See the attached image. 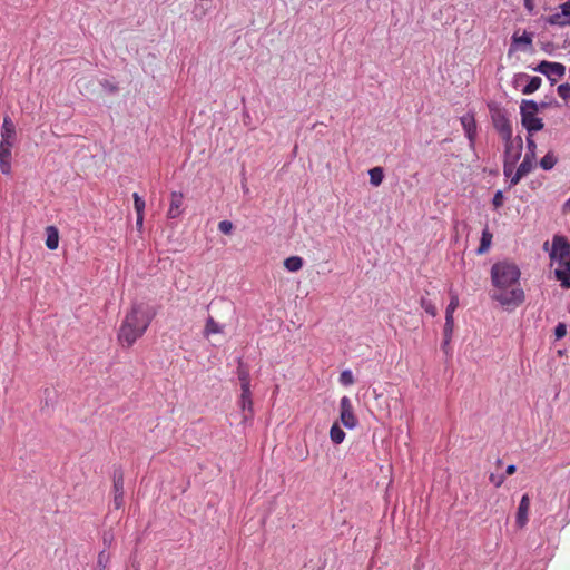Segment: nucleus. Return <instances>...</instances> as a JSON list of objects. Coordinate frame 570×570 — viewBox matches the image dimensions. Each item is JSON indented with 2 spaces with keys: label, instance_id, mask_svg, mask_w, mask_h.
<instances>
[{
  "label": "nucleus",
  "instance_id": "5",
  "mask_svg": "<svg viewBox=\"0 0 570 570\" xmlns=\"http://www.w3.org/2000/svg\"><path fill=\"white\" fill-rule=\"evenodd\" d=\"M492 121L502 140H509L513 136L512 125L505 114L497 111L492 115Z\"/></svg>",
  "mask_w": 570,
  "mask_h": 570
},
{
  "label": "nucleus",
  "instance_id": "14",
  "mask_svg": "<svg viewBox=\"0 0 570 570\" xmlns=\"http://www.w3.org/2000/svg\"><path fill=\"white\" fill-rule=\"evenodd\" d=\"M549 23L558 26L570 24V0L562 6L560 13H554L549 17Z\"/></svg>",
  "mask_w": 570,
  "mask_h": 570
},
{
  "label": "nucleus",
  "instance_id": "44",
  "mask_svg": "<svg viewBox=\"0 0 570 570\" xmlns=\"http://www.w3.org/2000/svg\"><path fill=\"white\" fill-rule=\"evenodd\" d=\"M527 141H528V147H529V149L531 151V157H533L534 148H535V142L531 138H528Z\"/></svg>",
  "mask_w": 570,
  "mask_h": 570
},
{
  "label": "nucleus",
  "instance_id": "50",
  "mask_svg": "<svg viewBox=\"0 0 570 570\" xmlns=\"http://www.w3.org/2000/svg\"><path fill=\"white\" fill-rule=\"evenodd\" d=\"M498 465H501L502 464V461L501 460H498L497 461Z\"/></svg>",
  "mask_w": 570,
  "mask_h": 570
},
{
  "label": "nucleus",
  "instance_id": "41",
  "mask_svg": "<svg viewBox=\"0 0 570 570\" xmlns=\"http://www.w3.org/2000/svg\"><path fill=\"white\" fill-rule=\"evenodd\" d=\"M492 203H493V206L495 208H499V207H501L503 205V194H502V191L499 190V191L495 193Z\"/></svg>",
  "mask_w": 570,
  "mask_h": 570
},
{
  "label": "nucleus",
  "instance_id": "35",
  "mask_svg": "<svg viewBox=\"0 0 570 570\" xmlns=\"http://www.w3.org/2000/svg\"><path fill=\"white\" fill-rule=\"evenodd\" d=\"M108 562H109V554L106 553L105 551H101L98 554V560H97L98 568L100 570H106Z\"/></svg>",
  "mask_w": 570,
  "mask_h": 570
},
{
  "label": "nucleus",
  "instance_id": "36",
  "mask_svg": "<svg viewBox=\"0 0 570 570\" xmlns=\"http://www.w3.org/2000/svg\"><path fill=\"white\" fill-rule=\"evenodd\" d=\"M489 481L495 488H500L503 484V482L505 481V475L491 473L490 476H489Z\"/></svg>",
  "mask_w": 570,
  "mask_h": 570
},
{
  "label": "nucleus",
  "instance_id": "3",
  "mask_svg": "<svg viewBox=\"0 0 570 570\" xmlns=\"http://www.w3.org/2000/svg\"><path fill=\"white\" fill-rule=\"evenodd\" d=\"M550 259L552 264L557 263L559 266H570V244L566 237L560 235L553 237Z\"/></svg>",
  "mask_w": 570,
  "mask_h": 570
},
{
  "label": "nucleus",
  "instance_id": "10",
  "mask_svg": "<svg viewBox=\"0 0 570 570\" xmlns=\"http://www.w3.org/2000/svg\"><path fill=\"white\" fill-rule=\"evenodd\" d=\"M529 509H530V497H529V494L525 493L522 495V498L520 500L518 511H517V517H515V523L520 529L524 528L528 523Z\"/></svg>",
  "mask_w": 570,
  "mask_h": 570
},
{
  "label": "nucleus",
  "instance_id": "19",
  "mask_svg": "<svg viewBox=\"0 0 570 570\" xmlns=\"http://www.w3.org/2000/svg\"><path fill=\"white\" fill-rule=\"evenodd\" d=\"M554 273L556 278L561 282V286L570 288V266H559Z\"/></svg>",
  "mask_w": 570,
  "mask_h": 570
},
{
  "label": "nucleus",
  "instance_id": "17",
  "mask_svg": "<svg viewBox=\"0 0 570 570\" xmlns=\"http://www.w3.org/2000/svg\"><path fill=\"white\" fill-rule=\"evenodd\" d=\"M532 45V35L524 31L521 36L518 35V32L513 33L512 36V46L510 48V51L513 49H519L521 46L531 47Z\"/></svg>",
  "mask_w": 570,
  "mask_h": 570
},
{
  "label": "nucleus",
  "instance_id": "18",
  "mask_svg": "<svg viewBox=\"0 0 570 570\" xmlns=\"http://www.w3.org/2000/svg\"><path fill=\"white\" fill-rule=\"evenodd\" d=\"M47 238H46V246L55 250L59 246V232L55 226H48L46 228Z\"/></svg>",
  "mask_w": 570,
  "mask_h": 570
},
{
  "label": "nucleus",
  "instance_id": "34",
  "mask_svg": "<svg viewBox=\"0 0 570 570\" xmlns=\"http://www.w3.org/2000/svg\"><path fill=\"white\" fill-rule=\"evenodd\" d=\"M132 198L136 214H144L145 200L137 193H134Z\"/></svg>",
  "mask_w": 570,
  "mask_h": 570
},
{
  "label": "nucleus",
  "instance_id": "23",
  "mask_svg": "<svg viewBox=\"0 0 570 570\" xmlns=\"http://www.w3.org/2000/svg\"><path fill=\"white\" fill-rule=\"evenodd\" d=\"M368 175H370V183L373 186L377 187L382 184L383 178H384V171H383L382 167H374V168L370 169Z\"/></svg>",
  "mask_w": 570,
  "mask_h": 570
},
{
  "label": "nucleus",
  "instance_id": "37",
  "mask_svg": "<svg viewBox=\"0 0 570 570\" xmlns=\"http://www.w3.org/2000/svg\"><path fill=\"white\" fill-rule=\"evenodd\" d=\"M558 95L564 99H570V85L569 83H562L558 87Z\"/></svg>",
  "mask_w": 570,
  "mask_h": 570
},
{
  "label": "nucleus",
  "instance_id": "43",
  "mask_svg": "<svg viewBox=\"0 0 570 570\" xmlns=\"http://www.w3.org/2000/svg\"><path fill=\"white\" fill-rule=\"evenodd\" d=\"M102 86H104L105 88H107L110 92H115V91H117V90H118L117 86H115V85H112V83H110V82H108V81H105V82L102 83Z\"/></svg>",
  "mask_w": 570,
  "mask_h": 570
},
{
  "label": "nucleus",
  "instance_id": "46",
  "mask_svg": "<svg viewBox=\"0 0 570 570\" xmlns=\"http://www.w3.org/2000/svg\"><path fill=\"white\" fill-rule=\"evenodd\" d=\"M144 223V214H137V220L136 224L138 227H141Z\"/></svg>",
  "mask_w": 570,
  "mask_h": 570
},
{
  "label": "nucleus",
  "instance_id": "21",
  "mask_svg": "<svg viewBox=\"0 0 570 570\" xmlns=\"http://www.w3.org/2000/svg\"><path fill=\"white\" fill-rule=\"evenodd\" d=\"M539 111L538 104L533 100H522L520 106V114L521 116L528 115V116H535Z\"/></svg>",
  "mask_w": 570,
  "mask_h": 570
},
{
  "label": "nucleus",
  "instance_id": "22",
  "mask_svg": "<svg viewBox=\"0 0 570 570\" xmlns=\"http://www.w3.org/2000/svg\"><path fill=\"white\" fill-rule=\"evenodd\" d=\"M222 332H223V326L219 325L212 316H209L205 324L204 335L206 337H208L212 334H219Z\"/></svg>",
  "mask_w": 570,
  "mask_h": 570
},
{
  "label": "nucleus",
  "instance_id": "38",
  "mask_svg": "<svg viewBox=\"0 0 570 570\" xmlns=\"http://www.w3.org/2000/svg\"><path fill=\"white\" fill-rule=\"evenodd\" d=\"M218 229L219 232H222L223 234H230L232 230H233V223L230 220H222L219 222L218 224Z\"/></svg>",
  "mask_w": 570,
  "mask_h": 570
},
{
  "label": "nucleus",
  "instance_id": "9",
  "mask_svg": "<svg viewBox=\"0 0 570 570\" xmlns=\"http://www.w3.org/2000/svg\"><path fill=\"white\" fill-rule=\"evenodd\" d=\"M237 403L243 413V422L250 421L254 416V403L252 399V391H240V395Z\"/></svg>",
  "mask_w": 570,
  "mask_h": 570
},
{
  "label": "nucleus",
  "instance_id": "33",
  "mask_svg": "<svg viewBox=\"0 0 570 570\" xmlns=\"http://www.w3.org/2000/svg\"><path fill=\"white\" fill-rule=\"evenodd\" d=\"M421 306L431 316H433V317L436 316V314H438L436 306L431 301L422 298Z\"/></svg>",
  "mask_w": 570,
  "mask_h": 570
},
{
  "label": "nucleus",
  "instance_id": "39",
  "mask_svg": "<svg viewBox=\"0 0 570 570\" xmlns=\"http://www.w3.org/2000/svg\"><path fill=\"white\" fill-rule=\"evenodd\" d=\"M515 164L517 163H512V161H507L504 160V164H503V174L507 176V177H510L514 174V168H515Z\"/></svg>",
  "mask_w": 570,
  "mask_h": 570
},
{
  "label": "nucleus",
  "instance_id": "8",
  "mask_svg": "<svg viewBox=\"0 0 570 570\" xmlns=\"http://www.w3.org/2000/svg\"><path fill=\"white\" fill-rule=\"evenodd\" d=\"M534 70L546 75L552 82L557 81V79L553 78L554 76L562 78L566 73V67L562 63L550 61L540 62Z\"/></svg>",
  "mask_w": 570,
  "mask_h": 570
},
{
  "label": "nucleus",
  "instance_id": "32",
  "mask_svg": "<svg viewBox=\"0 0 570 570\" xmlns=\"http://www.w3.org/2000/svg\"><path fill=\"white\" fill-rule=\"evenodd\" d=\"M454 328V320H450V317H445L444 324V343L448 344L451 340L452 333Z\"/></svg>",
  "mask_w": 570,
  "mask_h": 570
},
{
  "label": "nucleus",
  "instance_id": "29",
  "mask_svg": "<svg viewBox=\"0 0 570 570\" xmlns=\"http://www.w3.org/2000/svg\"><path fill=\"white\" fill-rule=\"evenodd\" d=\"M541 78L540 77H531L528 85L522 89L523 95H531L534 91H537L541 86Z\"/></svg>",
  "mask_w": 570,
  "mask_h": 570
},
{
  "label": "nucleus",
  "instance_id": "7",
  "mask_svg": "<svg viewBox=\"0 0 570 570\" xmlns=\"http://www.w3.org/2000/svg\"><path fill=\"white\" fill-rule=\"evenodd\" d=\"M504 141V160L518 163L522 153V139L521 137H509V140Z\"/></svg>",
  "mask_w": 570,
  "mask_h": 570
},
{
  "label": "nucleus",
  "instance_id": "49",
  "mask_svg": "<svg viewBox=\"0 0 570 570\" xmlns=\"http://www.w3.org/2000/svg\"><path fill=\"white\" fill-rule=\"evenodd\" d=\"M548 247H549V243H548V242H546V243L543 244V248L547 250V249H548Z\"/></svg>",
  "mask_w": 570,
  "mask_h": 570
},
{
  "label": "nucleus",
  "instance_id": "1",
  "mask_svg": "<svg viewBox=\"0 0 570 570\" xmlns=\"http://www.w3.org/2000/svg\"><path fill=\"white\" fill-rule=\"evenodd\" d=\"M521 272L519 267L509 262L495 263L491 268V279L497 292L492 298L505 307H518L525 298L519 279Z\"/></svg>",
  "mask_w": 570,
  "mask_h": 570
},
{
  "label": "nucleus",
  "instance_id": "28",
  "mask_svg": "<svg viewBox=\"0 0 570 570\" xmlns=\"http://www.w3.org/2000/svg\"><path fill=\"white\" fill-rule=\"evenodd\" d=\"M458 307H459V296H458V294L450 292V303L445 311V317H450V320H454L453 313L455 312V309Z\"/></svg>",
  "mask_w": 570,
  "mask_h": 570
},
{
  "label": "nucleus",
  "instance_id": "25",
  "mask_svg": "<svg viewBox=\"0 0 570 570\" xmlns=\"http://www.w3.org/2000/svg\"><path fill=\"white\" fill-rule=\"evenodd\" d=\"M330 436L333 443L341 444L345 439V432L337 423H334L330 430Z\"/></svg>",
  "mask_w": 570,
  "mask_h": 570
},
{
  "label": "nucleus",
  "instance_id": "42",
  "mask_svg": "<svg viewBox=\"0 0 570 570\" xmlns=\"http://www.w3.org/2000/svg\"><path fill=\"white\" fill-rule=\"evenodd\" d=\"M522 177L524 176L520 174L518 170H515V173L512 176H510V186H515L517 184H519Z\"/></svg>",
  "mask_w": 570,
  "mask_h": 570
},
{
  "label": "nucleus",
  "instance_id": "40",
  "mask_svg": "<svg viewBox=\"0 0 570 570\" xmlns=\"http://www.w3.org/2000/svg\"><path fill=\"white\" fill-rule=\"evenodd\" d=\"M566 334H567V327H566V324H563V323H559V324L556 326V330H554V335H556L557 340L562 338Z\"/></svg>",
  "mask_w": 570,
  "mask_h": 570
},
{
  "label": "nucleus",
  "instance_id": "45",
  "mask_svg": "<svg viewBox=\"0 0 570 570\" xmlns=\"http://www.w3.org/2000/svg\"><path fill=\"white\" fill-rule=\"evenodd\" d=\"M515 471H517L515 465H514V464H510V465H508V468H507V470H505V474H507V475H512V474H514V473H515Z\"/></svg>",
  "mask_w": 570,
  "mask_h": 570
},
{
  "label": "nucleus",
  "instance_id": "6",
  "mask_svg": "<svg viewBox=\"0 0 570 570\" xmlns=\"http://www.w3.org/2000/svg\"><path fill=\"white\" fill-rule=\"evenodd\" d=\"M17 139L16 126L9 116L3 118L0 147L12 148Z\"/></svg>",
  "mask_w": 570,
  "mask_h": 570
},
{
  "label": "nucleus",
  "instance_id": "2",
  "mask_svg": "<svg viewBox=\"0 0 570 570\" xmlns=\"http://www.w3.org/2000/svg\"><path fill=\"white\" fill-rule=\"evenodd\" d=\"M150 307L139 303L134 304L130 312L125 316L119 332L118 341L122 347H130L144 335L154 318Z\"/></svg>",
  "mask_w": 570,
  "mask_h": 570
},
{
  "label": "nucleus",
  "instance_id": "20",
  "mask_svg": "<svg viewBox=\"0 0 570 570\" xmlns=\"http://www.w3.org/2000/svg\"><path fill=\"white\" fill-rule=\"evenodd\" d=\"M237 375L240 383V391L250 390L249 372L242 363L237 368Z\"/></svg>",
  "mask_w": 570,
  "mask_h": 570
},
{
  "label": "nucleus",
  "instance_id": "11",
  "mask_svg": "<svg viewBox=\"0 0 570 570\" xmlns=\"http://www.w3.org/2000/svg\"><path fill=\"white\" fill-rule=\"evenodd\" d=\"M461 125L464 129L465 136L471 144L474 142L476 136V122L473 114H466L461 117Z\"/></svg>",
  "mask_w": 570,
  "mask_h": 570
},
{
  "label": "nucleus",
  "instance_id": "16",
  "mask_svg": "<svg viewBox=\"0 0 570 570\" xmlns=\"http://www.w3.org/2000/svg\"><path fill=\"white\" fill-rule=\"evenodd\" d=\"M11 149L12 148L0 147V170L7 176H10L12 173Z\"/></svg>",
  "mask_w": 570,
  "mask_h": 570
},
{
  "label": "nucleus",
  "instance_id": "15",
  "mask_svg": "<svg viewBox=\"0 0 570 570\" xmlns=\"http://www.w3.org/2000/svg\"><path fill=\"white\" fill-rule=\"evenodd\" d=\"M522 126L532 135L535 131H539L543 128V120L537 116H521Z\"/></svg>",
  "mask_w": 570,
  "mask_h": 570
},
{
  "label": "nucleus",
  "instance_id": "24",
  "mask_svg": "<svg viewBox=\"0 0 570 570\" xmlns=\"http://www.w3.org/2000/svg\"><path fill=\"white\" fill-rule=\"evenodd\" d=\"M284 266L289 272H297L303 267V259L299 256H291L284 261Z\"/></svg>",
  "mask_w": 570,
  "mask_h": 570
},
{
  "label": "nucleus",
  "instance_id": "30",
  "mask_svg": "<svg viewBox=\"0 0 570 570\" xmlns=\"http://www.w3.org/2000/svg\"><path fill=\"white\" fill-rule=\"evenodd\" d=\"M532 157L529 154H527L521 164L518 166L517 170L523 176H525L532 170Z\"/></svg>",
  "mask_w": 570,
  "mask_h": 570
},
{
  "label": "nucleus",
  "instance_id": "27",
  "mask_svg": "<svg viewBox=\"0 0 570 570\" xmlns=\"http://www.w3.org/2000/svg\"><path fill=\"white\" fill-rule=\"evenodd\" d=\"M491 242H492V234L488 229H484L483 233H482V237H481L480 246L478 248V253L479 254L487 253L489 250V248H490Z\"/></svg>",
  "mask_w": 570,
  "mask_h": 570
},
{
  "label": "nucleus",
  "instance_id": "12",
  "mask_svg": "<svg viewBox=\"0 0 570 570\" xmlns=\"http://www.w3.org/2000/svg\"><path fill=\"white\" fill-rule=\"evenodd\" d=\"M124 475H114V507L120 509L124 505Z\"/></svg>",
  "mask_w": 570,
  "mask_h": 570
},
{
  "label": "nucleus",
  "instance_id": "4",
  "mask_svg": "<svg viewBox=\"0 0 570 570\" xmlns=\"http://www.w3.org/2000/svg\"><path fill=\"white\" fill-rule=\"evenodd\" d=\"M340 421L346 429L351 430L356 428L358 423L348 396H343L340 400Z\"/></svg>",
  "mask_w": 570,
  "mask_h": 570
},
{
  "label": "nucleus",
  "instance_id": "31",
  "mask_svg": "<svg viewBox=\"0 0 570 570\" xmlns=\"http://www.w3.org/2000/svg\"><path fill=\"white\" fill-rule=\"evenodd\" d=\"M340 383L344 386H351L354 384L355 380H354V376H353V373L352 371L350 370H344L341 374H340V379H338Z\"/></svg>",
  "mask_w": 570,
  "mask_h": 570
},
{
  "label": "nucleus",
  "instance_id": "48",
  "mask_svg": "<svg viewBox=\"0 0 570 570\" xmlns=\"http://www.w3.org/2000/svg\"><path fill=\"white\" fill-rule=\"evenodd\" d=\"M563 209H564L566 212H570V198L564 203V205H563Z\"/></svg>",
  "mask_w": 570,
  "mask_h": 570
},
{
  "label": "nucleus",
  "instance_id": "26",
  "mask_svg": "<svg viewBox=\"0 0 570 570\" xmlns=\"http://www.w3.org/2000/svg\"><path fill=\"white\" fill-rule=\"evenodd\" d=\"M557 164V157L552 151L547 153L540 160V167L543 170H550Z\"/></svg>",
  "mask_w": 570,
  "mask_h": 570
},
{
  "label": "nucleus",
  "instance_id": "47",
  "mask_svg": "<svg viewBox=\"0 0 570 570\" xmlns=\"http://www.w3.org/2000/svg\"><path fill=\"white\" fill-rule=\"evenodd\" d=\"M524 7L528 9V10H532V0H524Z\"/></svg>",
  "mask_w": 570,
  "mask_h": 570
},
{
  "label": "nucleus",
  "instance_id": "13",
  "mask_svg": "<svg viewBox=\"0 0 570 570\" xmlns=\"http://www.w3.org/2000/svg\"><path fill=\"white\" fill-rule=\"evenodd\" d=\"M184 195L180 191H173L170 195V205L167 212L169 218H176L181 214Z\"/></svg>",
  "mask_w": 570,
  "mask_h": 570
}]
</instances>
